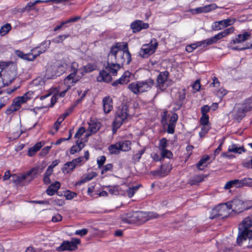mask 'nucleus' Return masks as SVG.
<instances>
[{"label": "nucleus", "mask_w": 252, "mask_h": 252, "mask_svg": "<svg viewBox=\"0 0 252 252\" xmlns=\"http://www.w3.org/2000/svg\"><path fill=\"white\" fill-rule=\"evenodd\" d=\"M109 61L118 64H129L131 61V55L126 42H118L113 46L108 54Z\"/></svg>", "instance_id": "nucleus-1"}, {"label": "nucleus", "mask_w": 252, "mask_h": 252, "mask_svg": "<svg viewBox=\"0 0 252 252\" xmlns=\"http://www.w3.org/2000/svg\"><path fill=\"white\" fill-rule=\"evenodd\" d=\"M120 68V64L118 63L111 62L109 61L108 57V63L104 69L99 72V75L97 77V80L98 82H105L109 83L112 80L111 75H116L117 71Z\"/></svg>", "instance_id": "nucleus-2"}, {"label": "nucleus", "mask_w": 252, "mask_h": 252, "mask_svg": "<svg viewBox=\"0 0 252 252\" xmlns=\"http://www.w3.org/2000/svg\"><path fill=\"white\" fill-rule=\"evenodd\" d=\"M252 226V215L247 217L242 221L239 227V233L237 238V243L240 245L243 240L247 238L252 239V230L249 228Z\"/></svg>", "instance_id": "nucleus-3"}, {"label": "nucleus", "mask_w": 252, "mask_h": 252, "mask_svg": "<svg viewBox=\"0 0 252 252\" xmlns=\"http://www.w3.org/2000/svg\"><path fill=\"white\" fill-rule=\"evenodd\" d=\"M154 85V80L151 78H149L144 81L131 83L128 86V89L133 93L137 94L150 91Z\"/></svg>", "instance_id": "nucleus-4"}, {"label": "nucleus", "mask_w": 252, "mask_h": 252, "mask_svg": "<svg viewBox=\"0 0 252 252\" xmlns=\"http://www.w3.org/2000/svg\"><path fill=\"white\" fill-rule=\"evenodd\" d=\"M50 42V40L45 41L40 47L31 50L28 54H25L22 52L17 51V55L24 60L30 61H33L38 56L46 51L49 47Z\"/></svg>", "instance_id": "nucleus-5"}, {"label": "nucleus", "mask_w": 252, "mask_h": 252, "mask_svg": "<svg viewBox=\"0 0 252 252\" xmlns=\"http://www.w3.org/2000/svg\"><path fill=\"white\" fill-rule=\"evenodd\" d=\"M128 116L127 106L123 105L116 112L115 118L113 124V131H116L124 123L126 122Z\"/></svg>", "instance_id": "nucleus-6"}, {"label": "nucleus", "mask_w": 252, "mask_h": 252, "mask_svg": "<svg viewBox=\"0 0 252 252\" xmlns=\"http://www.w3.org/2000/svg\"><path fill=\"white\" fill-rule=\"evenodd\" d=\"M78 64L76 62H72L70 65L71 73L64 79V84L68 87V88L73 86L81 79V76L77 74L78 70H82V68L78 69Z\"/></svg>", "instance_id": "nucleus-7"}, {"label": "nucleus", "mask_w": 252, "mask_h": 252, "mask_svg": "<svg viewBox=\"0 0 252 252\" xmlns=\"http://www.w3.org/2000/svg\"><path fill=\"white\" fill-rule=\"evenodd\" d=\"M178 115L176 113H173L171 116L167 114V112H163L161 118V123L163 126L167 125V131L168 133L173 134L176 122L178 120Z\"/></svg>", "instance_id": "nucleus-8"}, {"label": "nucleus", "mask_w": 252, "mask_h": 252, "mask_svg": "<svg viewBox=\"0 0 252 252\" xmlns=\"http://www.w3.org/2000/svg\"><path fill=\"white\" fill-rule=\"evenodd\" d=\"M158 46L157 39H152L149 43L142 46L139 52V56L144 58H148L155 52Z\"/></svg>", "instance_id": "nucleus-9"}, {"label": "nucleus", "mask_w": 252, "mask_h": 252, "mask_svg": "<svg viewBox=\"0 0 252 252\" xmlns=\"http://www.w3.org/2000/svg\"><path fill=\"white\" fill-rule=\"evenodd\" d=\"M252 109V97L246 99L242 103L237 104L235 107V115L237 118L241 119L247 112Z\"/></svg>", "instance_id": "nucleus-10"}, {"label": "nucleus", "mask_w": 252, "mask_h": 252, "mask_svg": "<svg viewBox=\"0 0 252 252\" xmlns=\"http://www.w3.org/2000/svg\"><path fill=\"white\" fill-rule=\"evenodd\" d=\"M169 73L163 71L159 73L157 78V88L160 91L165 90L172 84V81L168 79Z\"/></svg>", "instance_id": "nucleus-11"}, {"label": "nucleus", "mask_w": 252, "mask_h": 252, "mask_svg": "<svg viewBox=\"0 0 252 252\" xmlns=\"http://www.w3.org/2000/svg\"><path fill=\"white\" fill-rule=\"evenodd\" d=\"M250 37V34L248 32H244L242 34H238L237 37L233 39L229 44V48L232 50H243L246 49L252 48V44H251L250 45H247L246 47H244L242 48H238L237 47H233L232 46V44H236V43H240L245 41L248 40Z\"/></svg>", "instance_id": "nucleus-12"}, {"label": "nucleus", "mask_w": 252, "mask_h": 252, "mask_svg": "<svg viewBox=\"0 0 252 252\" xmlns=\"http://www.w3.org/2000/svg\"><path fill=\"white\" fill-rule=\"evenodd\" d=\"M230 213V209L227 202L225 203L220 204L216 206L212 211L213 216L211 217V219L215 218L217 217H225Z\"/></svg>", "instance_id": "nucleus-13"}, {"label": "nucleus", "mask_w": 252, "mask_h": 252, "mask_svg": "<svg viewBox=\"0 0 252 252\" xmlns=\"http://www.w3.org/2000/svg\"><path fill=\"white\" fill-rule=\"evenodd\" d=\"M81 241L79 239L73 238L71 241H64L61 246L57 248L59 251H75L77 249V245L80 244Z\"/></svg>", "instance_id": "nucleus-14"}, {"label": "nucleus", "mask_w": 252, "mask_h": 252, "mask_svg": "<svg viewBox=\"0 0 252 252\" xmlns=\"http://www.w3.org/2000/svg\"><path fill=\"white\" fill-rule=\"evenodd\" d=\"M230 210L236 213L244 211L246 208L245 203L241 199L236 198L231 201L227 202Z\"/></svg>", "instance_id": "nucleus-15"}, {"label": "nucleus", "mask_w": 252, "mask_h": 252, "mask_svg": "<svg viewBox=\"0 0 252 252\" xmlns=\"http://www.w3.org/2000/svg\"><path fill=\"white\" fill-rule=\"evenodd\" d=\"M235 20L233 19L228 18L223 20L214 22L212 25V29L215 31L223 29L229 26L232 25Z\"/></svg>", "instance_id": "nucleus-16"}, {"label": "nucleus", "mask_w": 252, "mask_h": 252, "mask_svg": "<svg viewBox=\"0 0 252 252\" xmlns=\"http://www.w3.org/2000/svg\"><path fill=\"white\" fill-rule=\"evenodd\" d=\"M84 159V157H80L78 158L73 159L72 161L67 162L64 164L62 168V171L64 173H68L72 171Z\"/></svg>", "instance_id": "nucleus-17"}, {"label": "nucleus", "mask_w": 252, "mask_h": 252, "mask_svg": "<svg viewBox=\"0 0 252 252\" xmlns=\"http://www.w3.org/2000/svg\"><path fill=\"white\" fill-rule=\"evenodd\" d=\"M65 86L67 87V89L66 90H65L63 91H62L59 94H57L52 96L51 98L50 99V101L49 100H46V102L43 103V104L44 105L43 107H53L56 103L57 99L58 98L59 96L63 97L65 95L67 90L69 89L68 88V87L66 85Z\"/></svg>", "instance_id": "nucleus-18"}, {"label": "nucleus", "mask_w": 252, "mask_h": 252, "mask_svg": "<svg viewBox=\"0 0 252 252\" xmlns=\"http://www.w3.org/2000/svg\"><path fill=\"white\" fill-rule=\"evenodd\" d=\"M38 172V168L34 167L31 170L24 173L25 177V183L26 184H29L37 176Z\"/></svg>", "instance_id": "nucleus-19"}, {"label": "nucleus", "mask_w": 252, "mask_h": 252, "mask_svg": "<svg viewBox=\"0 0 252 252\" xmlns=\"http://www.w3.org/2000/svg\"><path fill=\"white\" fill-rule=\"evenodd\" d=\"M149 26L148 23H144L141 20H136L130 25V27L134 32H139L142 29H147L149 28Z\"/></svg>", "instance_id": "nucleus-20"}, {"label": "nucleus", "mask_w": 252, "mask_h": 252, "mask_svg": "<svg viewBox=\"0 0 252 252\" xmlns=\"http://www.w3.org/2000/svg\"><path fill=\"white\" fill-rule=\"evenodd\" d=\"M103 110L105 113H109L113 108V101L110 96H107L102 99Z\"/></svg>", "instance_id": "nucleus-21"}, {"label": "nucleus", "mask_w": 252, "mask_h": 252, "mask_svg": "<svg viewBox=\"0 0 252 252\" xmlns=\"http://www.w3.org/2000/svg\"><path fill=\"white\" fill-rule=\"evenodd\" d=\"M136 223H142L148 220L147 213L142 211H135Z\"/></svg>", "instance_id": "nucleus-22"}, {"label": "nucleus", "mask_w": 252, "mask_h": 252, "mask_svg": "<svg viewBox=\"0 0 252 252\" xmlns=\"http://www.w3.org/2000/svg\"><path fill=\"white\" fill-rule=\"evenodd\" d=\"M73 108L74 106H72V108H70L58 118L57 121L54 124V127L57 131L58 130L61 123L72 112Z\"/></svg>", "instance_id": "nucleus-23"}, {"label": "nucleus", "mask_w": 252, "mask_h": 252, "mask_svg": "<svg viewBox=\"0 0 252 252\" xmlns=\"http://www.w3.org/2000/svg\"><path fill=\"white\" fill-rule=\"evenodd\" d=\"M131 73L128 71H126L124 72L122 77L116 82L113 83V86L116 85L118 83L120 84H126L129 81V78L130 77Z\"/></svg>", "instance_id": "nucleus-24"}, {"label": "nucleus", "mask_w": 252, "mask_h": 252, "mask_svg": "<svg viewBox=\"0 0 252 252\" xmlns=\"http://www.w3.org/2000/svg\"><path fill=\"white\" fill-rule=\"evenodd\" d=\"M240 180L235 179L227 182L224 186V189L228 190L235 187L236 188H241Z\"/></svg>", "instance_id": "nucleus-25"}, {"label": "nucleus", "mask_w": 252, "mask_h": 252, "mask_svg": "<svg viewBox=\"0 0 252 252\" xmlns=\"http://www.w3.org/2000/svg\"><path fill=\"white\" fill-rule=\"evenodd\" d=\"M122 220L128 223H136L135 212L128 213L123 216Z\"/></svg>", "instance_id": "nucleus-26"}, {"label": "nucleus", "mask_w": 252, "mask_h": 252, "mask_svg": "<svg viewBox=\"0 0 252 252\" xmlns=\"http://www.w3.org/2000/svg\"><path fill=\"white\" fill-rule=\"evenodd\" d=\"M60 183L59 182H56L48 187L46 190V193L49 195H54L60 188Z\"/></svg>", "instance_id": "nucleus-27"}, {"label": "nucleus", "mask_w": 252, "mask_h": 252, "mask_svg": "<svg viewBox=\"0 0 252 252\" xmlns=\"http://www.w3.org/2000/svg\"><path fill=\"white\" fill-rule=\"evenodd\" d=\"M96 176V174L94 172H91L87 174L85 176L82 177L81 179L77 182L76 184V186H80L82 184L88 182L93 179L95 176Z\"/></svg>", "instance_id": "nucleus-28"}, {"label": "nucleus", "mask_w": 252, "mask_h": 252, "mask_svg": "<svg viewBox=\"0 0 252 252\" xmlns=\"http://www.w3.org/2000/svg\"><path fill=\"white\" fill-rule=\"evenodd\" d=\"M121 151L127 152L131 149V142L129 140H124L118 142Z\"/></svg>", "instance_id": "nucleus-29"}, {"label": "nucleus", "mask_w": 252, "mask_h": 252, "mask_svg": "<svg viewBox=\"0 0 252 252\" xmlns=\"http://www.w3.org/2000/svg\"><path fill=\"white\" fill-rule=\"evenodd\" d=\"M43 146L41 142L37 143L33 147L30 148L28 151V155L30 157H32L35 154V153L39 151L40 148Z\"/></svg>", "instance_id": "nucleus-30"}, {"label": "nucleus", "mask_w": 252, "mask_h": 252, "mask_svg": "<svg viewBox=\"0 0 252 252\" xmlns=\"http://www.w3.org/2000/svg\"><path fill=\"white\" fill-rule=\"evenodd\" d=\"M108 150L110 154L114 155H118L120 153L121 150L119 142L114 144L110 145L108 147Z\"/></svg>", "instance_id": "nucleus-31"}, {"label": "nucleus", "mask_w": 252, "mask_h": 252, "mask_svg": "<svg viewBox=\"0 0 252 252\" xmlns=\"http://www.w3.org/2000/svg\"><path fill=\"white\" fill-rule=\"evenodd\" d=\"M228 152L240 154L242 152H245V150L243 146L238 147L236 145L232 144L228 147Z\"/></svg>", "instance_id": "nucleus-32"}, {"label": "nucleus", "mask_w": 252, "mask_h": 252, "mask_svg": "<svg viewBox=\"0 0 252 252\" xmlns=\"http://www.w3.org/2000/svg\"><path fill=\"white\" fill-rule=\"evenodd\" d=\"M55 67H49L46 71V76L48 79H52L57 76L55 72Z\"/></svg>", "instance_id": "nucleus-33"}, {"label": "nucleus", "mask_w": 252, "mask_h": 252, "mask_svg": "<svg viewBox=\"0 0 252 252\" xmlns=\"http://www.w3.org/2000/svg\"><path fill=\"white\" fill-rule=\"evenodd\" d=\"M34 96L35 94L34 92L32 91H30L27 92L23 95L21 96L20 97L23 100L24 102L26 103L28 101L32 99Z\"/></svg>", "instance_id": "nucleus-34"}, {"label": "nucleus", "mask_w": 252, "mask_h": 252, "mask_svg": "<svg viewBox=\"0 0 252 252\" xmlns=\"http://www.w3.org/2000/svg\"><path fill=\"white\" fill-rule=\"evenodd\" d=\"M99 129V126L96 123L89 124L88 130L90 132V134L87 135V136L90 135L93 133L96 132Z\"/></svg>", "instance_id": "nucleus-35"}, {"label": "nucleus", "mask_w": 252, "mask_h": 252, "mask_svg": "<svg viewBox=\"0 0 252 252\" xmlns=\"http://www.w3.org/2000/svg\"><path fill=\"white\" fill-rule=\"evenodd\" d=\"M209 157L208 156H207L201 159L196 165L197 168L200 170H203V168H201V166L205 167L206 166V162L209 160Z\"/></svg>", "instance_id": "nucleus-36"}, {"label": "nucleus", "mask_w": 252, "mask_h": 252, "mask_svg": "<svg viewBox=\"0 0 252 252\" xmlns=\"http://www.w3.org/2000/svg\"><path fill=\"white\" fill-rule=\"evenodd\" d=\"M205 177L204 175H199L194 176L193 178L190 180V184L192 185H196L197 183L202 182Z\"/></svg>", "instance_id": "nucleus-37"}, {"label": "nucleus", "mask_w": 252, "mask_h": 252, "mask_svg": "<svg viewBox=\"0 0 252 252\" xmlns=\"http://www.w3.org/2000/svg\"><path fill=\"white\" fill-rule=\"evenodd\" d=\"M96 68V66L94 64L88 63L82 68V70H83L84 73H88L95 70Z\"/></svg>", "instance_id": "nucleus-38"}, {"label": "nucleus", "mask_w": 252, "mask_h": 252, "mask_svg": "<svg viewBox=\"0 0 252 252\" xmlns=\"http://www.w3.org/2000/svg\"><path fill=\"white\" fill-rule=\"evenodd\" d=\"M241 188L244 186L252 187V179L250 178H246L240 180Z\"/></svg>", "instance_id": "nucleus-39"}, {"label": "nucleus", "mask_w": 252, "mask_h": 252, "mask_svg": "<svg viewBox=\"0 0 252 252\" xmlns=\"http://www.w3.org/2000/svg\"><path fill=\"white\" fill-rule=\"evenodd\" d=\"M19 109L15 105V104L12 102L10 106L7 108L5 111V114L6 115H11L13 113L17 111Z\"/></svg>", "instance_id": "nucleus-40"}, {"label": "nucleus", "mask_w": 252, "mask_h": 252, "mask_svg": "<svg viewBox=\"0 0 252 252\" xmlns=\"http://www.w3.org/2000/svg\"><path fill=\"white\" fill-rule=\"evenodd\" d=\"M11 27L10 24H6L2 26L0 29V34L1 35H4L11 30Z\"/></svg>", "instance_id": "nucleus-41"}, {"label": "nucleus", "mask_w": 252, "mask_h": 252, "mask_svg": "<svg viewBox=\"0 0 252 252\" xmlns=\"http://www.w3.org/2000/svg\"><path fill=\"white\" fill-rule=\"evenodd\" d=\"M198 47H200V43H199V42H197L195 43L187 45L186 47V50L188 52L191 53Z\"/></svg>", "instance_id": "nucleus-42"}, {"label": "nucleus", "mask_w": 252, "mask_h": 252, "mask_svg": "<svg viewBox=\"0 0 252 252\" xmlns=\"http://www.w3.org/2000/svg\"><path fill=\"white\" fill-rule=\"evenodd\" d=\"M69 37V34L60 35L52 40V42L55 43L63 42L66 38Z\"/></svg>", "instance_id": "nucleus-43"}, {"label": "nucleus", "mask_w": 252, "mask_h": 252, "mask_svg": "<svg viewBox=\"0 0 252 252\" xmlns=\"http://www.w3.org/2000/svg\"><path fill=\"white\" fill-rule=\"evenodd\" d=\"M172 166L169 164L162 165L161 167V172L163 174H168L171 170Z\"/></svg>", "instance_id": "nucleus-44"}, {"label": "nucleus", "mask_w": 252, "mask_h": 252, "mask_svg": "<svg viewBox=\"0 0 252 252\" xmlns=\"http://www.w3.org/2000/svg\"><path fill=\"white\" fill-rule=\"evenodd\" d=\"M199 42L200 43V46H202V45H203L204 47L211 45V44L215 43L213 37L208 38L206 40H203L201 41H199Z\"/></svg>", "instance_id": "nucleus-45"}, {"label": "nucleus", "mask_w": 252, "mask_h": 252, "mask_svg": "<svg viewBox=\"0 0 252 252\" xmlns=\"http://www.w3.org/2000/svg\"><path fill=\"white\" fill-rule=\"evenodd\" d=\"M15 105L20 109L22 104L25 103L20 96L15 97L12 101Z\"/></svg>", "instance_id": "nucleus-46"}, {"label": "nucleus", "mask_w": 252, "mask_h": 252, "mask_svg": "<svg viewBox=\"0 0 252 252\" xmlns=\"http://www.w3.org/2000/svg\"><path fill=\"white\" fill-rule=\"evenodd\" d=\"M161 155L162 158H172L173 155L172 153L169 150L166 149H164L161 150Z\"/></svg>", "instance_id": "nucleus-47"}, {"label": "nucleus", "mask_w": 252, "mask_h": 252, "mask_svg": "<svg viewBox=\"0 0 252 252\" xmlns=\"http://www.w3.org/2000/svg\"><path fill=\"white\" fill-rule=\"evenodd\" d=\"M145 152V150L142 149L138 152L137 154H135L133 156V160L134 162H137L139 160V159L141 158V156L144 154Z\"/></svg>", "instance_id": "nucleus-48"}, {"label": "nucleus", "mask_w": 252, "mask_h": 252, "mask_svg": "<svg viewBox=\"0 0 252 252\" xmlns=\"http://www.w3.org/2000/svg\"><path fill=\"white\" fill-rule=\"evenodd\" d=\"M138 189V186H135V187H133L132 188H129L126 191L127 195L128 196V197H132L133 196V195L134 194V193H135V192Z\"/></svg>", "instance_id": "nucleus-49"}, {"label": "nucleus", "mask_w": 252, "mask_h": 252, "mask_svg": "<svg viewBox=\"0 0 252 252\" xmlns=\"http://www.w3.org/2000/svg\"><path fill=\"white\" fill-rule=\"evenodd\" d=\"M200 122L202 126H208L209 124V116L208 115H202Z\"/></svg>", "instance_id": "nucleus-50"}, {"label": "nucleus", "mask_w": 252, "mask_h": 252, "mask_svg": "<svg viewBox=\"0 0 252 252\" xmlns=\"http://www.w3.org/2000/svg\"><path fill=\"white\" fill-rule=\"evenodd\" d=\"M217 8V6L215 3L207 5L203 7L204 11H205V12H208L211 10L216 9Z\"/></svg>", "instance_id": "nucleus-51"}, {"label": "nucleus", "mask_w": 252, "mask_h": 252, "mask_svg": "<svg viewBox=\"0 0 252 252\" xmlns=\"http://www.w3.org/2000/svg\"><path fill=\"white\" fill-rule=\"evenodd\" d=\"M210 129V127L208 126H203L201 128V131L199 132V136L200 137H203L208 132Z\"/></svg>", "instance_id": "nucleus-52"}, {"label": "nucleus", "mask_w": 252, "mask_h": 252, "mask_svg": "<svg viewBox=\"0 0 252 252\" xmlns=\"http://www.w3.org/2000/svg\"><path fill=\"white\" fill-rule=\"evenodd\" d=\"M106 160V158L104 156L98 157L97 159V163L98 168H101Z\"/></svg>", "instance_id": "nucleus-53"}, {"label": "nucleus", "mask_w": 252, "mask_h": 252, "mask_svg": "<svg viewBox=\"0 0 252 252\" xmlns=\"http://www.w3.org/2000/svg\"><path fill=\"white\" fill-rule=\"evenodd\" d=\"M234 32V28L233 27H230L228 29L224 30L221 32L224 37L227 36L228 35L233 33Z\"/></svg>", "instance_id": "nucleus-54"}, {"label": "nucleus", "mask_w": 252, "mask_h": 252, "mask_svg": "<svg viewBox=\"0 0 252 252\" xmlns=\"http://www.w3.org/2000/svg\"><path fill=\"white\" fill-rule=\"evenodd\" d=\"M88 232V230L86 228H83L82 229L77 230L75 232V234L79 235L80 236H83L86 235Z\"/></svg>", "instance_id": "nucleus-55"}, {"label": "nucleus", "mask_w": 252, "mask_h": 252, "mask_svg": "<svg viewBox=\"0 0 252 252\" xmlns=\"http://www.w3.org/2000/svg\"><path fill=\"white\" fill-rule=\"evenodd\" d=\"M112 168H113V165L112 164H110V163L107 164L103 167V168L101 171V174H104L107 171H111Z\"/></svg>", "instance_id": "nucleus-56"}, {"label": "nucleus", "mask_w": 252, "mask_h": 252, "mask_svg": "<svg viewBox=\"0 0 252 252\" xmlns=\"http://www.w3.org/2000/svg\"><path fill=\"white\" fill-rule=\"evenodd\" d=\"M108 192L111 194L117 195L119 193L118 187H110L109 188Z\"/></svg>", "instance_id": "nucleus-57"}, {"label": "nucleus", "mask_w": 252, "mask_h": 252, "mask_svg": "<svg viewBox=\"0 0 252 252\" xmlns=\"http://www.w3.org/2000/svg\"><path fill=\"white\" fill-rule=\"evenodd\" d=\"M64 195L67 199L70 200L76 196L77 194L75 192L68 190L65 192Z\"/></svg>", "instance_id": "nucleus-58"}, {"label": "nucleus", "mask_w": 252, "mask_h": 252, "mask_svg": "<svg viewBox=\"0 0 252 252\" xmlns=\"http://www.w3.org/2000/svg\"><path fill=\"white\" fill-rule=\"evenodd\" d=\"M159 147L160 151L166 149L165 148L167 147V140L166 139L163 138L160 140Z\"/></svg>", "instance_id": "nucleus-59"}, {"label": "nucleus", "mask_w": 252, "mask_h": 252, "mask_svg": "<svg viewBox=\"0 0 252 252\" xmlns=\"http://www.w3.org/2000/svg\"><path fill=\"white\" fill-rule=\"evenodd\" d=\"M16 184H26L25 183V177H24V173L21 174L20 175H18V179H17V182L16 183Z\"/></svg>", "instance_id": "nucleus-60"}, {"label": "nucleus", "mask_w": 252, "mask_h": 252, "mask_svg": "<svg viewBox=\"0 0 252 252\" xmlns=\"http://www.w3.org/2000/svg\"><path fill=\"white\" fill-rule=\"evenodd\" d=\"M85 132V129L83 127H81L79 128L77 132L75 133L74 137L75 138H79Z\"/></svg>", "instance_id": "nucleus-61"}, {"label": "nucleus", "mask_w": 252, "mask_h": 252, "mask_svg": "<svg viewBox=\"0 0 252 252\" xmlns=\"http://www.w3.org/2000/svg\"><path fill=\"white\" fill-rule=\"evenodd\" d=\"M8 100V98L7 96H4L0 98V109L6 105Z\"/></svg>", "instance_id": "nucleus-62"}, {"label": "nucleus", "mask_w": 252, "mask_h": 252, "mask_svg": "<svg viewBox=\"0 0 252 252\" xmlns=\"http://www.w3.org/2000/svg\"><path fill=\"white\" fill-rule=\"evenodd\" d=\"M35 5L34 2H29L26 5L24 8L25 11H30L33 9V6Z\"/></svg>", "instance_id": "nucleus-63"}, {"label": "nucleus", "mask_w": 252, "mask_h": 252, "mask_svg": "<svg viewBox=\"0 0 252 252\" xmlns=\"http://www.w3.org/2000/svg\"><path fill=\"white\" fill-rule=\"evenodd\" d=\"M51 146H46L43 148L41 150L40 154L42 156H46L49 152V150L51 149Z\"/></svg>", "instance_id": "nucleus-64"}]
</instances>
